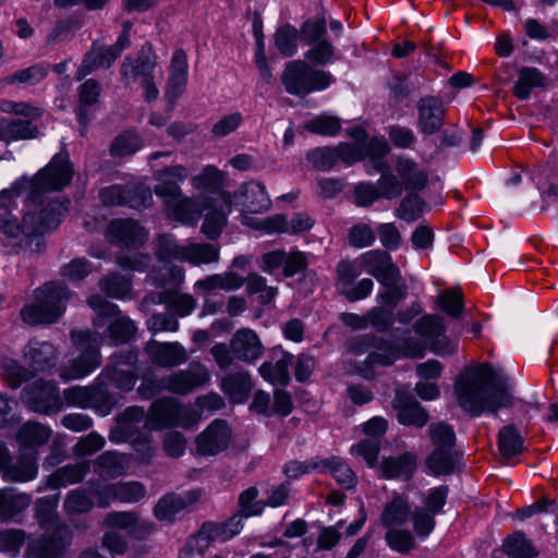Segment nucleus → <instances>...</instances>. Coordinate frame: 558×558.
<instances>
[{
    "mask_svg": "<svg viewBox=\"0 0 558 558\" xmlns=\"http://www.w3.org/2000/svg\"><path fill=\"white\" fill-rule=\"evenodd\" d=\"M74 169L66 151L56 154L50 162L35 175H23L9 189L0 192V199L21 198L27 207L19 223L20 246L39 252L44 246L41 235L60 223L66 207L49 194L68 186Z\"/></svg>",
    "mask_w": 558,
    "mask_h": 558,
    "instance_id": "1",
    "label": "nucleus"
},
{
    "mask_svg": "<svg viewBox=\"0 0 558 558\" xmlns=\"http://www.w3.org/2000/svg\"><path fill=\"white\" fill-rule=\"evenodd\" d=\"M454 392L459 405L472 416L495 413L512 403L507 378L487 363L466 368L456 381Z\"/></svg>",
    "mask_w": 558,
    "mask_h": 558,
    "instance_id": "2",
    "label": "nucleus"
},
{
    "mask_svg": "<svg viewBox=\"0 0 558 558\" xmlns=\"http://www.w3.org/2000/svg\"><path fill=\"white\" fill-rule=\"evenodd\" d=\"M70 296L66 286L56 281L45 283L35 290L33 302L22 307L21 318L32 326L53 324L62 316Z\"/></svg>",
    "mask_w": 558,
    "mask_h": 558,
    "instance_id": "3",
    "label": "nucleus"
},
{
    "mask_svg": "<svg viewBox=\"0 0 558 558\" xmlns=\"http://www.w3.org/2000/svg\"><path fill=\"white\" fill-rule=\"evenodd\" d=\"M0 110L17 118H0V140L8 143L39 137L40 125L37 123L44 114L41 107L24 101H0Z\"/></svg>",
    "mask_w": 558,
    "mask_h": 558,
    "instance_id": "4",
    "label": "nucleus"
},
{
    "mask_svg": "<svg viewBox=\"0 0 558 558\" xmlns=\"http://www.w3.org/2000/svg\"><path fill=\"white\" fill-rule=\"evenodd\" d=\"M71 339L81 354L72 360L68 366H63L59 371V376L63 380L78 379L101 364L100 345L102 337L97 331L92 330H72Z\"/></svg>",
    "mask_w": 558,
    "mask_h": 558,
    "instance_id": "5",
    "label": "nucleus"
},
{
    "mask_svg": "<svg viewBox=\"0 0 558 558\" xmlns=\"http://www.w3.org/2000/svg\"><path fill=\"white\" fill-rule=\"evenodd\" d=\"M333 82L329 72L316 70L304 60L290 61L281 74L284 89L299 97H305L314 90L327 88Z\"/></svg>",
    "mask_w": 558,
    "mask_h": 558,
    "instance_id": "6",
    "label": "nucleus"
},
{
    "mask_svg": "<svg viewBox=\"0 0 558 558\" xmlns=\"http://www.w3.org/2000/svg\"><path fill=\"white\" fill-rule=\"evenodd\" d=\"M21 400L31 411L45 415L58 413L63 407L57 385L41 379L26 386Z\"/></svg>",
    "mask_w": 558,
    "mask_h": 558,
    "instance_id": "7",
    "label": "nucleus"
},
{
    "mask_svg": "<svg viewBox=\"0 0 558 558\" xmlns=\"http://www.w3.org/2000/svg\"><path fill=\"white\" fill-rule=\"evenodd\" d=\"M221 199L231 211L232 206H240L242 211L250 214H259L269 209L271 201L265 186L256 181H248L239 186L233 193L221 192Z\"/></svg>",
    "mask_w": 558,
    "mask_h": 558,
    "instance_id": "8",
    "label": "nucleus"
},
{
    "mask_svg": "<svg viewBox=\"0 0 558 558\" xmlns=\"http://www.w3.org/2000/svg\"><path fill=\"white\" fill-rule=\"evenodd\" d=\"M210 380L208 368L201 362L192 361L184 369L167 375L168 391L178 396H187Z\"/></svg>",
    "mask_w": 558,
    "mask_h": 558,
    "instance_id": "9",
    "label": "nucleus"
},
{
    "mask_svg": "<svg viewBox=\"0 0 558 558\" xmlns=\"http://www.w3.org/2000/svg\"><path fill=\"white\" fill-rule=\"evenodd\" d=\"M72 542V531L66 524H58L52 532L28 545L31 558H60Z\"/></svg>",
    "mask_w": 558,
    "mask_h": 558,
    "instance_id": "10",
    "label": "nucleus"
},
{
    "mask_svg": "<svg viewBox=\"0 0 558 558\" xmlns=\"http://www.w3.org/2000/svg\"><path fill=\"white\" fill-rule=\"evenodd\" d=\"M105 235L110 244L128 248H138L147 240L145 229L133 219L112 220Z\"/></svg>",
    "mask_w": 558,
    "mask_h": 558,
    "instance_id": "11",
    "label": "nucleus"
},
{
    "mask_svg": "<svg viewBox=\"0 0 558 558\" xmlns=\"http://www.w3.org/2000/svg\"><path fill=\"white\" fill-rule=\"evenodd\" d=\"M156 65L154 48L151 44L146 43L142 46L135 59L130 57L124 58L120 69L123 84L129 87L137 78L143 81L154 76L153 72Z\"/></svg>",
    "mask_w": 558,
    "mask_h": 558,
    "instance_id": "12",
    "label": "nucleus"
},
{
    "mask_svg": "<svg viewBox=\"0 0 558 558\" xmlns=\"http://www.w3.org/2000/svg\"><path fill=\"white\" fill-rule=\"evenodd\" d=\"M154 179L157 184L154 186L155 194L163 203H170L181 196L180 182L187 179L189 172L183 165H172L154 172Z\"/></svg>",
    "mask_w": 558,
    "mask_h": 558,
    "instance_id": "13",
    "label": "nucleus"
},
{
    "mask_svg": "<svg viewBox=\"0 0 558 558\" xmlns=\"http://www.w3.org/2000/svg\"><path fill=\"white\" fill-rule=\"evenodd\" d=\"M144 352L149 361L163 368H173L184 364L189 360V353L179 342H159L149 340Z\"/></svg>",
    "mask_w": 558,
    "mask_h": 558,
    "instance_id": "14",
    "label": "nucleus"
},
{
    "mask_svg": "<svg viewBox=\"0 0 558 558\" xmlns=\"http://www.w3.org/2000/svg\"><path fill=\"white\" fill-rule=\"evenodd\" d=\"M231 440V429L226 421L215 420L196 437L197 452L203 456H215L226 450Z\"/></svg>",
    "mask_w": 558,
    "mask_h": 558,
    "instance_id": "15",
    "label": "nucleus"
},
{
    "mask_svg": "<svg viewBox=\"0 0 558 558\" xmlns=\"http://www.w3.org/2000/svg\"><path fill=\"white\" fill-rule=\"evenodd\" d=\"M201 489H192L184 494L168 493L154 507V514L159 521L173 522L177 514L189 510L201 498Z\"/></svg>",
    "mask_w": 558,
    "mask_h": 558,
    "instance_id": "16",
    "label": "nucleus"
},
{
    "mask_svg": "<svg viewBox=\"0 0 558 558\" xmlns=\"http://www.w3.org/2000/svg\"><path fill=\"white\" fill-rule=\"evenodd\" d=\"M364 269L374 276L381 284H392L401 279L398 267L392 263L391 256L384 250L368 251L361 256Z\"/></svg>",
    "mask_w": 558,
    "mask_h": 558,
    "instance_id": "17",
    "label": "nucleus"
},
{
    "mask_svg": "<svg viewBox=\"0 0 558 558\" xmlns=\"http://www.w3.org/2000/svg\"><path fill=\"white\" fill-rule=\"evenodd\" d=\"M392 405L398 411L399 422L403 425L423 427L429 420L427 411L405 389H397Z\"/></svg>",
    "mask_w": 558,
    "mask_h": 558,
    "instance_id": "18",
    "label": "nucleus"
},
{
    "mask_svg": "<svg viewBox=\"0 0 558 558\" xmlns=\"http://www.w3.org/2000/svg\"><path fill=\"white\" fill-rule=\"evenodd\" d=\"M182 409L172 397H163L154 401L150 405L146 425L150 429L174 427L181 422Z\"/></svg>",
    "mask_w": 558,
    "mask_h": 558,
    "instance_id": "19",
    "label": "nucleus"
},
{
    "mask_svg": "<svg viewBox=\"0 0 558 558\" xmlns=\"http://www.w3.org/2000/svg\"><path fill=\"white\" fill-rule=\"evenodd\" d=\"M230 347L235 360L246 364H254L264 353L259 337L250 328L236 330L230 339Z\"/></svg>",
    "mask_w": 558,
    "mask_h": 558,
    "instance_id": "20",
    "label": "nucleus"
},
{
    "mask_svg": "<svg viewBox=\"0 0 558 558\" xmlns=\"http://www.w3.org/2000/svg\"><path fill=\"white\" fill-rule=\"evenodd\" d=\"M58 356L57 348L47 341L31 340L23 351L24 362L35 375L54 367Z\"/></svg>",
    "mask_w": 558,
    "mask_h": 558,
    "instance_id": "21",
    "label": "nucleus"
},
{
    "mask_svg": "<svg viewBox=\"0 0 558 558\" xmlns=\"http://www.w3.org/2000/svg\"><path fill=\"white\" fill-rule=\"evenodd\" d=\"M100 94L101 85L94 78L85 81L78 88V105L75 112L81 125L80 133L83 136L87 132V125L94 116L93 107L98 102Z\"/></svg>",
    "mask_w": 558,
    "mask_h": 558,
    "instance_id": "22",
    "label": "nucleus"
},
{
    "mask_svg": "<svg viewBox=\"0 0 558 558\" xmlns=\"http://www.w3.org/2000/svg\"><path fill=\"white\" fill-rule=\"evenodd\" d=\"M418 128L424 134H434L442 126L445 109L438 97L426 96L417 102Z\"/></svg>",
    "mask_w": 558,
    "mask_h": 558,
    "instance_id": "23",
    "label": "nucleus"
},
{
    "mask_svg": "<svg viewBox=\"0 0 558 558\" xmlns=\"http://www.w3.org/2000/svg\"><path fill=\"white\" fill-rule=\"evenodd\" d=\"M187 82V57L179 49L173 53L166 97L173 107L177 98L183 93Z\"/></svg>",
    "mask_w": 558,
    "mask_h": 558,
    "instance_id": "24",
    "label": "nucleus"
},
{
    "mask_svg": "<svg viewBox=\"0 0 558 558\" xmlns=\"http://www.w3.org/2000/svg\"><path fill=\"white\" fill-rule=\"evenodd\" d=\"M253 383L248 372L240 369L226 375L221 380V390L229 397L233 403L244 402L251 390Z\"/></svg>",
    "mask_w": 558,
    "mask_h": 558,
    "instance_id": "25",
    "label": "nucleus"
},
{
    "mask_svg": "<svg viewBox=\"0 0 558 558\" xmlns=\"http://www.w3.org/2000/svg\"><path fill=\"white\" fill-rule=\"evenodd\" d=\"M118 58L119 57H113V50L110 46L93 45L77 69L75 80L82 81L85 76L99 68H110Z\"/></svg>",
    "mask_w": 558,
    "mask_h": 558,
    "instance_id": "26",
    "label": "nucleus"
},
{
    "mask_svg": "<svg viewBox=\"0 0 558 558\" xmlns=\"http://www.w3.org/2000/svg\"><path fill=\"white\" fill-rule=\"evenodd\" d=\"M51 429L37 422H26L16 434V441L24 450L36 454L37 448L48 442Z\"/></svg>",
    "mask_w": 558,
    "mask_h": 558,
    "instance_id": "27",
    "label": "nucleus"
},
{
    "mask_svg": "<svg viewBox=\"0 0 558 558\" xmlns=\"http://www.w3.org/2000/svg\"><path fill=\"white\" fill-rule=\"evenodd\" d=\"M90 470L89 461L66 464L52 472L47 480L50 488L57 489L81 483Z\"/></svg>",
    "mask_w": 558,
    "mask_h": 558,
    "instance_id": "28",
    "label": "nucleus"
},
{
    "mask_svg": "<svg viewBox=\"0 0 558 558\" xmlns=\"http://www.w3.org/2000/svg\"><path fill=\"white\" fill-rule=\"evenodd\" d=\"M462 453L456 449H434L425 464L434 475H449L456 472Z\"/></svg>",
    "mask_w": 558,
    "mask_h": 558,
    "instance_id": "29",
    "label": "nucleus"
},
{
    "mask_svg": "<svg viewBox=\"0 0 558 558\" xmlns=\"http://www.w3.org/2000/svg\"><path fill=\"white\" fill-rule=\"evenodd\" d=\"M89 408L104 416L112 411L120 399V395L110 391L108 384L99 376L89 386Z\"/></svg>",
    "mask_w": 558,
    "mask_h": 558,
    "instance_id": "30",
    "label": "nucleus"
},
{
    "mask_svg": "<svg viewBox=\"0 0 558 558\" xmlns=\"http://www.w3.org/2000/svg\"><path fill=\"white\" fill-rule=\"evenodd\" d=\"M145 418V410L142 407H129L118 415V426L109 434L112 442H121L131 438L134 433V424L141 423Z\"/></svg>",
    "mask_w": 558,
    "mask_h": 558,
    "instance_id": "31",
    "label": "nucleus"
},
{
    "mask_svg": "<svg viewBox=\"0 0 558 558\" xmlns=\"http://www.w3.org/2000/svg\"><path fill=\"white\" fill-rule=\"evenodd\" d=\"M547 77L536 68L523 66L518 72V80L513 85V95L525 100L534 88H546Z\"/></svg>",
    "mask_w": 558,
    "mask_h": 558,
    "instance_id": "32",
    "label": "nucleus"
},
{
    "mask_svg": "<svg viewBox=\"0 0 558 558\" xmlns=\"http://www.w3.org/2000/svg\"><path fill=\"white\" fill-rule=\"evenodd\" d=\"M94 472L104 478H116L123 475L129 466L128 459L118 451H106L93 463Z\"/></svg>",
    "mask_w": 558,
    "mask_h": 558,
    "instance_id": "33",
    "label": "nucleus"
},
{
    "mask_svg": "<svg viewBox=\"0 0 558 558\" xmlns=\"http://www.w3.org/2000/svg\"><path fill=\"white\" fill-rule=\"evenodd\" d=\"M31 504L26 494H16L12 488L0 489V522L14 521Z\"/></svg>",
    "mask_w": 558,
    "mask_h": 558,
    "instance_id": "34",
    "label": "nucleus"
},
{
    "mask_svg": "<svg viewBox=\"0 0 558 558\" xmlns=\"http://www.w3.org/2000/svg\"><path fill=\"white\" fill-rule=\"evenodd\" d=\"M37 474L36 454L22 452L14 464H8L2 473L5 482H28Z\"/></svg>",
    "mask_w": 558,
    "mask_h": 558,
    "instance_id": "35",
    "label": "nucleus"
},
{
    "mask_svg": "<svg viewBox=\"0 0 558 558\" xmlns=\"http://www.w3.org/2000/svg\"><path fill=\"white\" fill-rule=\"evenodd\" d=\"M244 284V278L234 271H226L215 274L197 280L194 284L195 289L205 293H211L216 290L234 291Z\"/></svg>",
    "mask_w": 558,
    "mask_h": 558,
    "instance_id": "36",
    "label": "nucleus"
},
{
    "mask_svg": "<svg viewBox=\"0 0 558 558\" xmlns=\"http://www.w3.org/2000/svg\"><path fill=\"white\" fill-rule=\"evenodd\" d=\"M396 170L407 190L421 191L427 186L428 173L411 159H400Z\"/></svg>",
    "mask_w": 558,
    "mask_h": 558,
    "instance_id": "37",
    "label": "nucleus"
},
{
    "mask_svg": "<svg viewBox=\"0 0 558 558\" xmlns=\"http://www.w3.org/2000/svg\"><path fill=\"white\" fill-rule=\"evenodd\" d=\"M158 302L165 304L174 315L185 317L196 307V300L187 293L179 290L166 289L158 293Z\"/></svg>",
    "mask_w": 558,
    "mask_h": 558,
    "instance_id": "38",
    "label": "nucleus"
},
{
    "mask_svg": "<svg viewBox=\"0 0 558 558\" xmlns=\"http://www.w3.org/2000/svg\"><path fill=\"white\" fill-rule=\"evenodd\" d=\"M169 210L170 215L178 221L183 223H194L198 220L202 215L203 206L183 195L179 196L175 201L170 203H163Z\"/></svg>",
    "mask_w": 558,
    "mask_h": 558,
    "instance_id": "39",
    "label": "nucleus"
},
{
    "mask_svg": "<svg viewBox=\"0 0 558 558\" xmlns=\"http://www.w3.org/2000/svg\"><path fill=\"white\" fill-rule=\"evenodd\" d=\"M292 360L293 355L286 352L275 364L271 362L263 363L258 369L259 374L274 385L287 386L290 381L289 365Z\"/></svg>",
    "mask_w": 558,
    "mask_h": 558,
    "instance_id": "40",
    "label": "nucleus"
},
{
    "mask_svg": "<svg viewBox=\"0 0 558 558\" xmlns=\"http://www.w3.org/2000/svg\"><path fill=\"white\" fill-rule=\"evenodd\" d=\"M381 470L388 478L403 477L409 480L415 470V459L409 452L401 454L399 458H386L381 462Z\"/></svg>",
    "mask_w": 558,
    "mask_h": 558,
    "instance_id": "41",
    "label": "nucleus"
},
{
    "mask_svg": "<svg viewBox=\"0 0 558 558\" xmlns=\"http://www.w3.org/2000/svg\"><path fill=\"white\" fill-rule=\"evenodd\" d=\"M219 247L211 243H192L184 246L183 262L193 265L211 264L219 260Z\"/></svg>",
    "mask_w": 558,
    "mask_h": 558,
    "instance_id": "42",
    "label": "nucleus"
},
{
    "mask_svg": "<svg viewBox=\"0 0 558 558\" xmlns=\"http://www.w3.org/2000/svg\"><path fill=\"white\" fill-rule=\"evenodd\" d=\"M347 350L353 354H363L371 350L388 352L391 350V341L374 333H366L351 338L347 341Z\"/></svg>",
    "mask_w": 558,
    "mask_h": 558,
    "instance_id": "43",
    "label": "nucleus"
},
{
    "mask_svg": "<svg viewBox=\"0 0 558 558\" xmlns=\"http://www.w3.org/2000/svg\"><path fill=\"white\" fill-rule=\"evenodd\" d=\"M330 472L337 483L345 489L355 486L357 478L351 468L339 457L323 459V473Z\"/></svg>",
    "mask_w": 558,
    "mask_h": 558,
    "instance_id": "44",
    "label": "nucleus"
},
{
    "mask_svg": "<svg viewBox=\"0 0 558 558\" xmlns=\"http://www.w3.org/2000/svg\"><path fill=\"white\" fill-rule=\"evenodd\" d=\"M498 448L501 456L506 459L514 457L523 450V438L519 429L509 424L499 430Z\"/></svg>",
    "mask_w": 558,
    "mask_h": 558,
    "instance_id": "45",
    "label": "nucleus"
},
{
    "mask_svg": "<svg viewBox=\"0 0 558 558\" xmlns=\"http://www.w3.org/2000/svg\"><path fill=\"white\" fill-rule=\"evenodd\" d=\"M136 331L137 328L134 322L124 315L111 320L107 327L108 337L114 345L130 342L134 338Z\"/></svg>",
    "mask_w": 558,
    "mask_h": 558,
    "instance_id": "46",
    "label": "nucleus"
},
{
    "mask_svg": "<svg viewBox=\"0 0 558 558\" xmlns=\"http://www.w3.org/2000/svg\"><path fill=\"white\" fill-rule=\"evenodd\" d=\"M99 377L109 385H113L121 391H130L133 389L136 381V374L134 371H123L116 365H106L99 374Z\"/></svg>",
    "mask_w": 558,
    "mask_h": 558,
    "instance_id": "47",
    "label": "nucleus"
},
{
    "mask_svg": "<svg viewBox=\"0 0 558 558\" xmlns=\"http://www.w3.org/2000/svg\"><path fill=\"white\" fill-rule=\"evenodd\" d=\"M509 558H536L538 553L523 532H515L504 545Z\"/></svg>",
    "mask_w": 558,
    "mask_h": 558,
    "instance_id": "48",
    "label": "nucleus"
},
{
    "mask_svg": "<svg viewBox=\"0 0 558 558\" xmlns=\"http://www.w3.org/2000/svg\"><path fill=\"white\" fill-rule=\"evenodd\" d=\"M87 303L96 313L94 324L97 327L108 326L111 320L121 316L119 307L100 295L89 296Z\"/></svg>",
    "mask_w": 558,
    "mask_h": 558,
    "instance_id": "49",
    "label": "nucleus"
},
{
    "mask_svg": "<svg viewBox=\"0 0 558 558\" xmlns=\"http://www.w3.org/2000/svg\"><path fill=\"white\" fill-rule=\"evenodd\" d=\"M299 37V31L294 26L283 25L274 35L275 47L283 57H291L296 51Z\"/></svg>",
    "mask_w": 558,
    "mask_h": 558,
    "instance_id": "50",
    "label": "nucleus"
},
{
    "mask_svg": "<svg viewBox=\"0 0 558 558\" xmlns=\"http://www.w3.org/2000/svg\"><path fill=\"white\" fill-rule=\"evenodd\" d=\"M409 513L408 502L398 496L386 505L380 521L385 526L401 525L407 521Z\"/></svg>",
    "mask_w": 558,
    "mask_h": 558,
    "instance_id": "51",
    "label": "nucleus"
},
{
    "mask_svg": "<svg viewBox=\"0 0 558 558\" xmlns=\"http://www.w3.org/2000/svg\"><path fill=\"white\" fill-rule=\"evenodd\" d=\"M225 180V173L215 166H206L201 173L192 178V185L197 190L216 192Z\"/></svg>",
    "mask_w": 558,
    "mask_h": 558,
    "instance_id": "52",
    "label": "nucleus"
},
{
    "mask_svg": "<svg viewBox=\"0 0 558 558\" xmlns=\"http://www.w3.org/2000/svg\"><path fill=\"white\" fill-rule=\"evenodd\" d=\"M246 293L248 295L258 294L259 303L269 304L277 294V288L267 286L266 279L257 272H251L244 278Z\"/></svg>",
    "mask_w": 558,
    "mask_h": 558,
    "instance_id": "53",
    "label": "nucleus"
},
{
    "mask_svg": "<svg viewBox=\"0 0 558 558\" xmlns=\"http://www.w3.org/2000/svg\"><path fill=\"white\" fill-rule=\"evenodd\" d=\"M99 288L110 298L123 299L131 291V280L119 272H111L99 281Z\"/></svg>",
    "mask_w": 558,
    "mask_h": 558,
    "instance_id": "54",
    "label": "nucleus"
},
{
    "mask_svg": "<svg viewBox=\"0 0 558 558\" xmlns=\"http://www.w3.org/2000/svg\"><path fill=\"white\" fill-rule=\"evenodd\" d=\"M385 541L392 550L400 554H409L416 546L413 534L405 529H389L385 534Z\"/></svg>",
    "mask_w": 558,
    "mask_h": 558,
    "instance_id": "55",
    "label": "nucleus"
},
{
    "mask_svg": "<svg viewBox=\"0 0 558 558\" xmlns=\"http://www.w3.org/2000/svg\"><path fill=\"white\" fill-rule=\"evenodd\" d=\"M35 376L32 368L21 365L15 360H7L3 362V377L12 389L19 388L23 383Z\"/></svg>",
    "mask_w": 558,
    "mask_h": 558,
    "instance_id": "56",
    "label": "nucleus"
},
{
    "mask_svg": "<svg viewBox=\"0 0 558 558\" xmlns=\"http://www.w3.org/2000/svg\"><path fill=\"white\" fill-rule=\"evenodd\" d=\"M257 497L258 489L255 486L246 488L239 495V512L244 515V518L259 515L266 508L264 500H257Z\"/></svg>",
    "mask_w": 558,
    "mask_h": 558,
    "instance_id": "57",
    "label": "nucleus"
},
{
    "mask_svg": "<svg viewBox=\"0 0 558 558\" xmlns=\"http://www.w3.org/2000/svg\"><path fill=\"white\" fill-rule=\"evenodd\" d=\"M424 206L425 202L422 197L410 193L402 198L396 214L400 219L412 222L422 216Z\"/></svg>",
    "mask_w": 558,
    "mask_h": 558,
    "instance_id": "58",
    "label": "nucleus"
},
{
    "mask_svg": "<svg viewBox=\"0 0 558 558\" xmlns=\"http://www.w3.org/2000/svg\"><path fill=\"white\" fill-rule=\"evenodd\" d=\"M142 141L133 131L118 135L110 146V154L114 157L132 155L140 149Z\"/></svg>",
    "mask_w": 558,
    "mask_h": 558,
    "instance_id": "59",
    "label": "nucleus"
},
{
    "mask_svg": "<svg viewBox=\"0 0 558 558\" xmlns=\"http://www.w3.org/2000/svg\"><path fill=\"white\" fill-rule=\"evenodd\" d=\"M299 34L301 40L306 45H313L325 39L324 36L327 34L326 19L324 16H315L306 20L302 24Z\"/></svg>",
    "mask_w": 558,
    "mask_h": 558,
    "instance_id": "60",
    "label": "nucleus"
},
{
    "mask_svg": "<svg viewBox=\"0 0 558 558\" xmlns=\"http://www.w3.org/2000/svg\"><path fill=\"white\" fill-rule=\"evenodd\" d=\"M94 501L83 489L71 490L64 499L63 508L68 514H82L89 512Z\"/></svg>",
    "mask_w": 558,
    "mask_h": 558,
    "instance_id": "61",
    "label": "nucleus"
},
{
    "mask_svg": "<svg viewBox=\"0 0 558 558\" xmlns=\"http://www.w3.org/2000/svg\"><path fill=\"white\" fill-rule=\"evenodd\" d=\"M153 202L151 191L144 185H124L123 206L134 209L148 207Z\"/></svg>",
    "mask_w": 558,
    "mask_h": 558,
    "instance_id": "62",
    "label": "nucleus"
},
{
    "mask_svg": "<svg viewBox=\"0 0 558 558\" xmlns=\"http://www.w3.org/2000/svg\"><path fill=\"white\" fill-rule=\"evenodd\" d=\"M434 449H454L456 434L452 427L446 423H435L428 427Z\"/></svg>",
    "mask_w": 558,
    "mask_h": 558,
    "instance_id": "63",
    "label": "nucleus"
},
{
    "mask_svg": "<svg viewBox=\"0 0 558 558\" xmlns=\"http://www.w3.org/2000/svg\"><path fill=\"white\" fill-rule=\"evenodd\" d=\"M306 159L315 170L328 171L337 163V153L333 147H317L306 154Z\"/></svg>",
    "mask_w": 558,
    "mask_h": 558,
    "instance_id": "64",
    "label": "nucleus"
}]
</instances>
